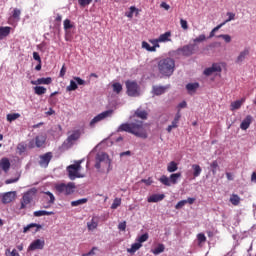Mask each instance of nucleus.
<instances>
[{
	"mask_svg": "<svg viewBox=\"0 0 256 256\" xmlns=\"http://www.w3.org/2000/svg\"><path fill=\"white\" fill-rule=\"evenodd\" d=\"M117 131L118 133H131V135H135V137H139L140 139H147V137H149L143 121L141 120L123 123L118 127Z\"/></svg>",
	"mask_w": 256,
	"mask_h": 256,
	"instance_id": "nucleus-1",
	"label": "nucleus"
},
{
	"mask_svg": "<svg viewBox=\"0 0 256 256\" xmlns=\"http://www.w3.org/2000/svg\"><path fill=\"white\" fill-rule=\"evenodd\" d=\"M158 70L160 75L171 77L175 71V60L173 58H163L158 61Z\"/></svg>",
	"mask_w": 256,
	"mask_h": 256,
	"instance_id": "nucleus-2",
	"label": "nucleus"
},
{
	"mask_svg": "<svg viewBox=\"0 0 256 256\" xmlns=\"http://www.w3.org/2000/svg\"><path fill=\"white\" fill-rule=\"evenodd\" d=\"M96 169H107L109 172V169L111 168V159H109V155L107 153H98L96 155V163H95Z\"/></svg>",
	"mask_w": 256,
	"mask_h": 256,
	"instance_id": "nucleus-3",
	"label": "nucleus"
},
{
	"mask_svg": "<svg viewBox=\"0 0 256 256\" xmlns=\"http://www.w3.org/2000/svg\"><path fill=\"white\" fill-rule=\"evenodd\" d=\"M81 171V161L76 162L75 164H71L67 167V172L69 179L71 181H75V179H79L83 177L79 172Z\"/></svg>",
	"mask_w": 256,
	"mask_h": 256,
	"instance_id": "nucleus-4",
	"label": "nucleus"
},
{
	"mask_svg": "<svg viewBox=\"0 0 256 256\" xmlns=\"http://www.w3.org/2000/svg\"><path fill=\"white\" fill-rule=\"evenodd\" d=\"M58 193L62 195H71L75 193V183L69 182L68 184L60 183L55 186Z\"/></svg>",
	"mask_w": 256,
	"mask_h": 256,
	"instance_id": "nucleus-5",
	"label": "nucleus"
},
{
	"mask_svg": "<svg viewBox=\"0 0 256 256\" xmlns=\"http://www.w3.org/2000/svg\"><path fill=\"white\" fill-rule=\"evenodd\" d=\"M180 177H181V172L173 173L170 175V177L162 175L159 178V181L160 183H162V185H165L166 187H171V185H177V181H179Z\"/></svg>",
	"mask_w": 256,
	"mask_h": 256,
	"instance_id": "nucleus-6",
	"label": "nucleus"
},
{
	"mask_svg": "<svg viewBox=\"0 0 256 256\" xmlns=\"http://www.w3.org/2000/svg\"><path fill=\"white\" fill-rule=\"evenodd\" d=\"M37 195V189L32 188L24 193L22 199H21V206L20 209H26L27 205L33 201V197Z\"/></svg>",
	"mask_w": 256,
	"mask_h": 256,
	"instance_id": "nucleus-7",
	"label": "nucleus"
},
{
	"mask_svg": "<svg viewBox=\"0 0 256 256\" xmlns=\"http://www.w3.org/2000/svg\"><path fill=\"white\" fill-rule=\"evenodd\" d=\"M113 109L110 110H106L100 114H98L97 116H95L91 121H90V127H95V125H97V123L108 119V117H113Z\"/></svg>",
	"mask_w": 256,
	"mask_h": 256,
	"instance_id": "nucleus-8",
	"label": "nucleus"
},
{
	"mask_svg": "<svg viewBox=\"0 0 256 256\" xmlns=\"http://www.w3.org/2000/svg\"><path fill=\"white\" fill-rule=\"evenodd\" d=\"M127 95L129 97H139V84L135 81H126Z\"/></svg>",
	"mask_w": 256,
	"mask_h": 256,
	"instance_id": "nucleus-9",
	"label": "nucleus"
},
{
	"mask_svg": "<svg viewBox=\"0 0 256 256\" xmlns=\"http://www.w3.org/2000/svg\"><path fill=\"white\" fill-rule=\"evenodd\" d=\"M39 165L40 167H43L44 169H47L49 167V163H51V159H53V153L47 152L43 155H40Z\"/></svg>",
	"mask_w": 256,
	"mask_h": 256,
	"instance_id": "nucleus-10",
	"label": "nucleus"
},
{
	"mask_svg": "<svg viewBox=\"0 0 256 256\" xmlns=\"http://www.w3.org/2000/svg\"><path fill=\"white\" fill-rule=\"evenodd\" d=\"M179 121H181V110L177 111V113L174 116V119L171 122V125H169L166 128L167 133H171L173 129H177V127H179Z\"/></svg>",
	"mask_w": 256,
	"mask_h": 256,
	"instance_id": "nucleus-11",
	"label": "nucleus"
},
{
	"mask_svg": "<svg viewBox=\"0 0 256 256\" xmlns=\"http://www.w3.org/2000/svg\"><path fill=\"white\" fill-rule=\"evenodd\" d=\"M179 53L184 55V57H191L195 53V44L185 45L182 48L178 49Z\"/></svg>",
	"mask_w": 256,
	"mask_h": 256,
	"instance_id": "nucleus-12",
	"label": "nucleus"
},
{
	"mask_svg": "<svg viewBox=\"0 0 256 256\" xmlns=\"http://www.w3.org/2000/svg\"><path fill=\"white\" fill-rule=\"evenodd\" d=\"M45 247V240L36 239L34 240L28 247V251H37L44 249Z\"/></svg>",
	"mask_w": 256,
	"mask_h": 256,
	"instance_id": "nucleus-13",
	"label": "nucleus"
},
{
	"mask_svg": "<svg viewBox=\"0 0 256 256\" xmlns=\"http://www.w3.org/2000/svg\"><path fill=\"white\" fill-rule=\"evenodd\" d=\"M135 117H137L138 119H142V121H147L149 113L143 108H138L134 112V115L130 117V119H135Z\"/></svg>",
	"mask_w": 256,
	"mask_h": 256,
	"instance_id": "nucleus-14",
	"label": "nucleus"
},
{
	"mask_svg": "<svg viewBox=\"0 0 256 256\" xmlns=\"http://www.w3.org/2000/svg\"><path fill=\"white\" fill-rule=\"evenodd\" d=\"M222 69H221V65L214 63L212 64L211 67L206 68L204 70V75H206L207 77H209L210 75H213V73H221Z\"/></svg>",
	"mask_w": 256,
	"mask_h": 256,
	"instance_id": "nucleus-15",
	"label": "nucleus"
},
{
	"mask_svg": "<svg viewBox=\"0 0 256 256\" xmlns=\"http://www.w3.org/2000/svg\"><path fill=\"white\" fill-rule=\"evenodd\" d=\"M0 169L4 171V173H9V169H11V161L7 157H3L0 159Z\"/></svg>",
	"mask_w": 256,
	"mask_h": 256,
	"instance_id": "nucleus-16",
	"label": "nucleus"
},
{
	"mask_svg": "<svg viewBox=\"0 0 256 256\" xmlns=\"http://www.w3.org/2000/svg\"><path fill=\"white\" fill-rule=\"evenodd\" d=\"M99 227V216H93L91 221L87 222L88 231H95Z\"/></svg>",
	"mask_w": 256,
	"mask_h": 256,
	"instance_id": "nucleus-17",
	"label": "nucleus"
},
{
	"mask_svg": "<svg viewBox=\"0 0 256 256\" xmlns=\"http://www.w3.org/2000/svg\"><path fill=\"white\" fill-rule=\"evenodd\" d=\"M251 123H253V116L248 115V116H246V118L241 122V124H240V129H242V131H247V129H249V127H251Z\"/></svg>",
	"mask_w": 256,
	"mask_h": 256,
	"instance_id": "nucleus-18",
	"label": "nucleus"
},
{
	"mask_svg": "<svg viewBox=\"0 0 256 256\" xmlns=\"http://www.w3.org/2000/svg\"><path fill=\"white\" fill-rule=\"evenodd\" d=\"M32 85H51L53 83V79L51 77L47 78H38L35 81H31Z\"/></svg>",
	"mask_w": 256,
	"mask_h": 256,
	"instance_id": "nucleus-19",
	"label": "nucleus"
},
{
	"mask_svg": "<svg viewBox=\"0 0 256 256\" xmlns=\"http://www.w3.org/2000/svg\"><path fill=\"white\" fill-rule=\"evenodd\" d=\"M249 55V49H244L243 51H241L239 53V55L237 56L236 60H235V63L237 65L241 64L244 62L245 59H247V56Z\"/></svg>",
	"mask_w": 256,
	"mask_h": 256,
	"instance_id": "nucleus-20",
	"label": "nucleus"
},
{
	"mask_svg": "<svg viewBox=\"0 0 256 256\" xmlns=\"http://www.w3.org/2000/svg\"><path fill=\"white\" fill-rule=\"evenodd\" d=\"M15 199V192H6L2 196V203L7 205V203H11Z\"/></svg>",
	"mask_w": 256,
	"mask_h": 256,
	"instance_id": "nucleus-21",
	"label": "nucleus"
},
{
	"mask_svg": "<svg viewBox=\"0 0 256 256\" xmlns=\"http://www.w3.org/2000/svg\"><path fill=\"white\" fill-rule=\"evenodd\" d=\"M245 101H246V98L243 97L240 100H236L232 102L230 105L231 111H237V109H241V106L243 105V103H245Z\"/></svg>",
	"mask_w": 256,
	"mask_h": 256,
	"instance_id": "nucleus-22",
	"label": "nucleus"
},
{
	"mask_svg": "<svg viewBox=\"0 0 256 256\" xmlns=\"http://www.w3.org/2000/svg\"><path fill=\"white\" fill-rule=\"evenodd\" d=\"M11 34V27L9 26H0V41L5 39V37H9Z\"/></svg>",
	"mask_w": 256,
	"mask_h": 256,
	"instance_id": "nucleus-23",
	"label": "nucleus"
},
{
	"mask_svg": "<svg viewBox=\"0 0 256 256\" xmlns=\"http://www.w3.org/2000/svg\"><path fill=\"white\" fill-rule=\"evenodd\" d=\"M165 199V194H153L148 198V203H159Z\"/></svg>",
	"mask_w": 256,
	"mask_h": 256,
	"instance_id": "nucleus-24",
	"label": "nucleus"
},
{
	"mask_svg": "<svg viewBox=\"0 0 256 256\" xmlns=\"http://www.w3.org/2000/svg\"><path fill=\"white\" fill-rule=\"evenodd\" d=\"M167 89H169V87L167 86H153L152 92L154 93V95L159 96L163 95V93H165Z\"/></svg>",
	"mask_w": 256,
	"mask_h": 256,
	"instance_id": "nucleus-25",
	"label": "nucleus"
},
{
	"mask_svg": "<svg viewBox=\"0 0 256 256\" xmlns=\"http://www.w3.org/2000/svg\"><path fill=\"white\" fill-rule=\"evenodd\" d=\"M35 145L38 148L43 147V145H45V142L47 141V138L43 135H39L35 137Z\"/></svg>",
	"mask_w": 256,
	"mask_h": 256,
	"instance_id": "nucleus-26",
	"label": "nucleus"
},
{
	"mask_svg": "<svg viewBox=\"0 0 256 256\" xmlns=\"http://www.w3.org/2000/svg\"><path fill=\"white\" fill-rule=\"evenodd\" d=\"M81 137V131L75 130L70 136L67 138L68 143H73V141H77Z\"/></svg>",
	"mask_w": 256,
	"mask_h": 256,
	"instance_id": "nucleus-27",
	"label": "nucleus"
},
{
	"mask_svg": "<svg viewBox=\"0 0 256 256\" xmlns=\"http://www.w3.org/2000/svg\"><path fill=\"white\" fill-rule=\"evenodd\" d=\"M160 43H167L171 41V31H167L158 37Z\"/></svg>",
	"mask_w": 256,
	"mask_h": 256,
	"instance_id": "nucleus-28",
	"label": "nucleus"
},
{
	"mask_svg": "<svg viewBox=\"0 0 256 256\" xmlns=\"http://www.w3.org/2000/svg\"><path fill=\"white\" fill-rule=\"evenodd\" d=\"M192 169H193L194 179L199 177L201 175L202 171H203V169H201V166L199 164H193Z\"/></svg>",
	"mask_w": 256,
	"mask_h": 256,
	"instance_id": "nucleus-29",
	"label": "nucleus"
},
{
	"mask_svg": "<svg viewBox=\"0 0 256 256\" xmlns=\"http://www.w3.org/2000/svg\"><path fill=\"white\" fill-rule=\"evenodd\" d=\"M177 169H179L177 162L171 161L170 163H168V165H167L168 173H175V171H177Z\"/></svg>",
	"mask_w": 256,
	"mask_h": 256,
	"instance_id": "nucleus-30",
	"label": "nucleus"
},
{
	"mask_svg": "<svg viewBox=\"0 0 256 256\" xmlns=\"http://www.w3.org/2000/svg\"><path fill=\"white\" fill-rule=\"evenodd\" d=\"M45 215H55V212L47 210H38L34 212V217H43Z\"/></svg>",
	"mask_w": 256,
	"mask_h": 256,
	"instance_id": "nucleus-31",
	"label": "nucleus"
},
{
	"mask_svg": "<svg viewBox=\"0 0 256 256\" xmlns=\"http://www.w3.org/2000/svg\"><path fill=\"white\" fill-rule=\"evenodd\" d=\"M230 203H232L235 207L241 203V197L237 194H232L230 196Z\"/></svg>",
	"mask_w": 256,
	"mask_h": 256,
	"instance_id": "nucleus-32",
	"label": "nucleus"
},
{
	"mask_svg": "<svg viewBox=\"0 0 256 256\" xmlns=\"http://www.w3.org/2000/svg\"><path fill=\"white\" fill-rule=\"evenodd\" d=\"M142 247H143V244H140V242H136L132 244L131 248H129L127 251L128 253H136Z\"/></svg>",
	"mask_w": 256,
	"mask_h": 256,
	"instance_id": "nucleus-33",
	"label": "nucleus"
},
{
	"mask_svg": "<svg viewBox=\"0 0 256 256\" xmlns=\"http://www.w3.org/2000/svg\"><path fill=\"white\" fill-rule=\"evenodd\" d=\"M89 199L87 198H81L79 200H75L71 202V207H79V205H85Z\"/></svg>",
	"mask_w": 256,
	"mask_h": 256,
	"instance_id": "nucleus-34",
	"label": "nucleus"
},
{
	"mask_svg": "<svg viewBox=\"0 0 256 256\" xmlns=\"http://www.w3.org/2000/svg\"><path fill=\"white\" fill-rule=\"evenodd\" d=\"M34 93L36 95H45L47 93V88L43 86H36L34 87Z\"/></svg>",
	"mask_w": 256,
	"mask_h": 256,
	"instance_id": "nucleus-35",
	"label": "nucleus"
},
{
	"mask_svg": "<svg viewBox=\"0 0 256 256\" xmlns=\"http://www.w3.org/2000/svg\"><path fill=\"white\" fill-rule=\"evenodd\" d=\"M33 227L37 228L36 231H39V229H41L40 224L31 223V224L27 225L26 227H24L23 233H28V231H31V229H33Z\"/></svg>",
	"mask_w": 256,
	"mask_h": 256,
	"instance_id": "nucleus-36",
	"label": "nucleus"
},
{
	"mask_svg": "<svg viewBox=\"0 0 256 256\" xmlns=\"http://www.w3.org/2000/svg\"><path fill=\"white\" fill-rule=\"evenodd\" d=\"M112 88H113V92L117 93V95H119V93H121V91H123V85H121V83H119V82L113 83Z\"/></svg>",
	"mask_w": 256,
	"mask_h": 256,
	"instance_id": "nucleus-37",
	"label": "nucleus"
},
{
	"mask_svg": "<svg viewBox=\"0 0 256 256\" xmlns=\"http://www.w3.org/2000/svg\"><path fill=\"white\" fill-rule=\"evenodd\" d=\"M165 251V245L159 244L155 249L152 250L153 255H161Z\"/></svg>",
	"mask_w": 256,
	"mask_h": 256,
	"instance_id": "nucleus-38",
	"label": "nucleus"
},
{
	"mask_svg": "<svg viewBox=\"0 0 256 256\" xmlns=\"http://www.w3.org/2000/svg\"><path fill=\"white\" fill-rule=\"evenodd\" d=\"M45 199H47L49 205H53V203H55V196L53 195V193L51 192H45Z\"/></svg>",
	"mask_w": 256,
	"mask_h": 256,
	"instance_id": "nucleus-39",
	"label": "nucleus"
},
{
	"mask_svg": "<svg viewBox=\"0 0 256 256\" xmlns=\"http://www.w3.org/2000/svg\"><path fill=\"white\" fill-rule=\"evenodd\" d=\"M19 117H21V114L19 113L7 114V121H9V123H13V121H16Z\"/></svg>",
	"mask_w": 256,
	"mask_h": 256,
	"instance_id": "nucleus-40",
	"label": "nucleus"
},
{
	"mask_svg": "<svg viewBox=\"0 0 256 256\" xmlns=\"http://www.w3.org/2000/svg\"><path fill=\"white\" fill-rule=\"evenodd\" d=\"M187 91H197L199 89V83H189L186 85Z\"/></svg>",
	"mask_w": 256,
	"mask_h": 256,
	"instance_id": "nucleus-41",
	"label": "nucleus"
},
{
	"mask_svg": "<svg viewBox=\"0 0 256 256\" xmlns=\"http://www.w3.org/2000/svg\"><path fill=\"white\" fill-rule=\"evenodd\" d=\"M77 88H78V86H77V82L76 81H73V80H71L70 81V85L69 86H67V91H77Z\"/></svg>",
	"mask_w": 256,
	"mask_h": 256,
	"instance_id": "nucleus-42",
	"label": "nucleus"
},
{
	"mask_svg": "<svg viewBox=\"0 0 256 256\" xmlns=\"http://www.w3.org/2000/svg\"><path fill=\"white\" fill-rule=\"evenodd\" d=\"M149 240V233H144L140 237H138L137 241L138 243H145V241Z\"/></svg>",
	"mask_w": 256,
	"mask_h": 256,
	"instance_id": "nucleus-43",
	"label": "nucleus"
},
{
	"mask_svg": "<svg viewBox=\"0 0 256 256\" xmlns=\"http://www.w3.org/2000/svg\"><path fill=\"white\" fill-rule=\"evenodd\" d=\"M218 39H223L225 43H230L231 42V35L229 34H220L218 35Z\"/></svg>",
	"mask_w": 256,
	"mask_h": 256,
	"instance_id": "nucleus-44",
	"label": "nucleus"
},
{
	"mask_svg": "<svg viewBox=\"0 0 256 256\" xmlns=\"http://www.w3.org/2000/svg\"><path fill=\"white\" fill-rule=\"evenodd\" d=\"M210 167L212 169V173L213 175L217 174V168L219 167V163L217 162V160H214L211 164Z\"/></svg>",
	"mask_w": 256,
	"mask_h": 256,
	"instance_id": "nucleus-45",
	"label": "nucleus"
},
{
	"mask_svg": "<svg viewBox=\"0 0 256 256\" xmlns=\"http://www.w3.org/2000/svg\"><path fill=\"white\" fill-rule=\"evenodd\" d=\"M197 239H198V245H201V243H205V241H207V237L205 236L204 233H199L197 235Z\"/></svg>",
	"mask_w": 256,
	"mask_h": 256,
	"instance_id": "nucleus-46",
	"label": "nucleus"
},
{
	"mask_svg": "<svg viewBox=\"0 0 256 256\" xmlns=\"http://www.w3.org/2000/svg\"><path fill=\"white\" fill-rule=\"evenodd\" d=\"M64 29L65 31H69V29H73V24L71 23V20L69 19L64 20Z\"/></svg>",
	"mask_w": 256,
	"mask_h": 256,
	"instance_id": "nucleus-47",
	"label": "nucleus"
},
{
	"mask_svg": "<svg viewBox=\"0 0 256 256\" xmlns=\"http://www.w3.org/2000/svg\"><path fill=\"white\" fill-rule=\"evenodd\" d=\"M6 256H20L19 252H17V249H13L12 251L10 249H7L5 251Z\"/></svg>",
	"mask_w": 256,
	"mask_h": 256,
	"instance_id": "nucleus-48",
	"label": "nucleus"
},
{
	"mask_svg": "<svg viewBox=\"0 0 256 256\" xmlns=\"http://www.w3.org/2000/svg\"><path fill=\"white\" fill-rule=\"evenodd\" d=\"M206 39L207 37L205 36V34H201L193 40V43H203V41H206Z\"/></svg>",
	"mask_w": 256,
	"mask_h": 256,
	"instance_id": "nucleus-49",
	"label": "nucleus"
},
{
	"mask_svg": "<svg viewBox=\"0 0 256 256\" xmlns=\"http://www.w3.org/2000/svg\"><path fill=\"white\" fill-rule=\"evenodd\" d=\"M93 0H78V4L80 7H87V5H91Z\"/></svg>",
	"mask_w": 256,
	"mask_h": 256,
	"instance_id": "nucleus-50",
	"label": "nucleus"
},
{
	"mask_svg": "<svg viewBox=\"0 0 256 256\" xmlns=\"http://www.w3.org/2000/svg\"><path fill=\"white\" fill-rule=\"evenodd\" d=\"M121 206V199L116 198L114 199L112 205H111V209H117V207Z\"/></svg>",
	"mask_w": 256,
	"mask_h": 256,
	"instance_id": "nucleus-51",
	"label": "nucleus"
},
{
	"mask_svg": "<svg viewBox=\"0 0 256 256\" xmlns=\"http://www.w3.org/2000/svg\"><path fill=\"white\" fill-rule=\"evenodd\" d=\"M227 17H228V19H226L224 21L225 25H226V23H229L230 21L235 20V13L227 12Z\"/></svg>",
	"mask_w": 256,
	"mask_h": 256,
	"instance_id": "nucleus-52",
	"label": "nucleus"
},
{
	"mask_svg": "<svg viewBox=\"0 0 256 256\" xmlns=\"http://www.w3.org/2000/svg\"><path fill=\"white\" fill-rule=\"evenodd\" d=\"M185 205H187V202L185 200H181L175 205V209H183Z\"/></svg>",
	"mask_w": 256,
	"mask_h": 256,
	"instance_id": "nucleus-53",
	"label": "nucleus"
},
{
	"mask_svg": "<svg viewBox=\"0 0 256 256\" xmlns=\"http://www.w3.org/2000/svg\"><path fill=\"white\" fill-rule=\"evenodd\" d=\"M12 17H13L14 19H19V17H21V10L15 8V9L13 10Z\"/></svg>",
	"mask_w": 256,
	"mask_h": 256,
	"instance_id": "nucleus-54",
	"label": "nucleus"
},
{
	"mask_svg": "<svg viewBox=\"0 0 256 256\" xmlns=\"http://www.w3.org/2000/svg\"><path fill=\"white\" fill-rule=\"evenodd\" d=\"M180 25H181L182 29H184L185 31H187V29H189V25L187 24V20L180 19Z\"/></svg>",
	"mask_w": 256,
	"mask_h": 256,
	"instance_id": "nucleus-55",
	"label": "nucleus"
},
{
	"mask_svg": "<svg viewBox=\"0 0 256 256\" xmlns=\"http://www.w3.org/2000/svg\"><path fill=\"white\" fill-rule=\"evenodd\" d=\"M17 149H18V151H19L20 153H25L27 147L25 146V144L20 143V144H18Z\"/></svg>",
	"mask_w": 256,
	"mask_h": 256,
	"instance_id": "nucleus-56",
	"label": "nucleus"
},
{
	"mask_svg": "<svg viewBox=\"0 0 256 256\" xmlns=\"http://www.w3.org/2000/svg\"><path fill=\"white\" fill-rule=\"evenodd\" d=\"M141 183H145V185H147V186L153 185V178L149 177L147 179H142Z\"/></svg>",
	"mask_w": 256,
	"mask_h": 256,
	"instance_id": "nucleus-57",
	"label": "nucleus"
},
{
	"mask_svg": "<svg viewBox=\"0 0 256 256\" xmlns=\"http://www.w3.org/2000/svg\"><path fill=\"white\" fill-rule=\"evenodd\" d=\"M17 181H19V177H17V178H10V179H7L5 181V184L6 185H11V183H17Z\"/></svg>",
	"mask_w": 256,
	"mask_h": 256,
	"instance_id": "nucleus-58",
	"label": "nucleus"
},
{
	"mask_svg": "<svg viewBox=\"0 0 256 256\" xmlns=\"http://www.w3.org/2000/svg\"><path fill=\"white\" fill-rule=\"evenodd\" d=\"M118 229L120 231H125L127 229V222H121L119 225H118Z\"/></svg>",
	"mask_w": 256,
	"mask_h": 256,
	"instance_id": "nucleus-59",
	"label": "nucleus"
},
{
	"mask_svg": "<svg viewBox=\"0 0 256 256\" xmlns=\"http://www.w3.org/2000/svg\"><path fill=\"white\" fill-rule=\"evenodd\" d=\"M150 43H151L154 47L159 48V47H160L159 43H161V41H159V38H157V39L150 40Z\"/></svg>",
	"mask_w": 256,
	"mask_h": 256,
	"instance_id": "nucleus-60",
	"label": "nucleus"
},
{
	"mask_svg": "<svg viewBox=\"0 0 256 256\" xmlns=\"http://www.w3.org/2000/svg\"><path fill=\"white\" fill-rule=\"evenodd\" d=\"M74 81H76L77 85H85V80L80 77H74Z\"/></svg>",
	"mask_w": 256,
	"mask_h": 256,
	"instance_id": "nucleus-61",
	"label": "nucleus"
},
{
	"mask_svg": "<svg viewBox=\"0 0 256 256\" xmlns=\"http://www.w3.org/2000/svg\"><path fill=\"white\" fill-rule=\"evenodd\" d=\"M33 59L35 61H38V63H41V56L39 55L38 52H33Z\"/></svg>",
	"mask_w": 256,
	"mask_h": 256,
	"instance_id": "nucleus-62",
	"label": "nucleus"
},
{
	"mask_svg": "<svg viewBox=\"0 0 256 256\" xmlns=\"http://www.w3.org/2000/svg\"><path fill=\"white\" fill-rule=\"evenodd\" d=\"M65 73H67V67H65V64H63L61 70H60V77H65Z\"/></svg>",
	"mask_w": 256,
	"mask_h": 256,
	"instance_id": "nucleus-63",
	"label": "nucleus"
},
{
	"mask_svg": "<svg viewBox=\"0 0 256 256\" xmlns=\"http://www.w3.org/2000/svg\"><path fill=\"white\" fill-rule=\"evenodd\" d=\"M130 12H132V15L133 13H136V17L139 15V9H137L135 6L130 7Z\"/></svg>",
	"mask_w": 256,
	"mask_h": 256,
	"instance_id": "nucleus-64",
	"label": "nucleus"
}]
</instances>
